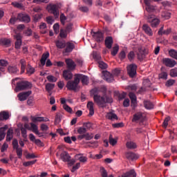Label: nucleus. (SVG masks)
I'll list each match as a JSON object with an SVG mask.
<instances>
[{"label":"nucleus","instance_id":"obj_60","mask_svg":"<svg viewBox=\"0 0 177 177\" xmlns=\"http://www.w3.org/2000/svg\"><path fill=\"white\" fill-rule=\"evenodd\" d=\"M146 10H147V12H153V10H156V6H151V4H149L147 6Z\"/></svg>","mask_w":177,"mask_h":177},{"label":"nucleus","instance_id":"obj_3","mask_svg":"<svg viewBox=\"0 0 177 177\" xmlns=\"http://www.w3.org/2000/svg\"><path fill=\"white\" fill-rule=\"evenodd\" d=\"M47 10L51 15H53L55 17H59V7L55 4H50L47 6Z\"/></svg>","mask_w":177,"mask_h":177},{"label":"nucleus","instance_id":"obj_47","mask_svg":"<svg viewBox=\"0 0 177 177\" xmlns=\"http://www.w3.org/2000/svg\"><path fill=\"white\" fill-rule=\"evenodd\" d=\"M109 143L111 145V146H115L117 145V139L113 138V136H109Z\"/></svg>","mask_w":177,"mask_h":177},{"label":"nucleus","instance_id":"obj_22","mask_svg":"<svg viewBox=\"0 0 177 177\" xmlns=\"http://www.w3.org/2000/svg\"><path fill=\"white\" fill-rule=\"evenodd\" d=\"M63 77L64 78V80H66V81L72 80L73 79V73H71V71H70L68 70H65L63 71Z\"/></svg>","mask_w":177,"mask_h":177},{"label":"nucleus","instance_id":"obj_25","mask_svg":"<svg viewBox=\"0 0 177 177\" xmlns=\"http://www.w3.org/2000/svg\"><path fill=\"white\" fill-rule=\"evenodd\" d=\"M95 104L93 102L90 101L87 103L86 107L89 110V115H93L95 114V109L93 108Z\"/></svg>","mask_w":177,"mask_h":177},{"label":"nucleus","instance_id":"obj_23","mask_svg":"<svg viewBox=\"0 0 177 177\" xmlns=\"http://www.w3.org/2000/svg\"><path fill=\"white\" fill-rule=\"evenodd\" d=\"M66 46V47L64 49L65 53H70V52H73V50L75 48V46L71 42H67Z\"/></svg>","mask_w":177,"mask_h":177},{"label":"nucleus","instance_id":"obj_37","mask_svg":"<svg viewBox=\"0 0 177 177\" xmlns=\"http://www.w3.org/2000/svg\"><path fill=\"white\" fill-rule=\"evenodd\" d=\"M0 45H4V46H10V39H0Z\"/></svg>","mask_w":177,"mask_h":177},{"label":"nucleus","instance_id":"obj_12","mask_svg":"<svg viewBox=\"0 0 177 177\" xmlns=\"http://www.w3.org/2000/svg\"><path fill=\"white\" fill-rule=\"evenodd\" d=\"M82 139L92 140V139H93V133L86 132L84 135L77 136V140H82Z\"/></svg>","mask_w":177,"mask_h":177},{"label":"nucleus","instance_id":"obj_52","mask_svg":"<svg viewBox=\"0 0 177 177\" xmlns=\"http://www.w3.org/2000/svg\"><path fill=\"white\" fill-rule=\"evenodd\" d=\"M59 19H60L61 24L63 26H64V24H66V20H67V17H66V15H64V14H61Z\"/></svg>","mask_w":177,"mask_h":177},{"label":"nucleus","instance_id":"obj_38","mask_svg":"<svg viewBox=\"0 0 177 177\" xmlns=\"http://www.w3.org/2000/svg\"><path fill=\"white\" fill-rule=\"evenodd\" d=\"M20 64H21V73L23 74L26 71V60L25 59H21L20 60Z\"/></svg>","mask_w":177,"mask_h":177},{"label":"nucleus","instance_id":"obj_26","mask_svg":"<svg viewBox=\"0 0 177 177\" xmlns=\"http://www.w3.org/2000/svg\"><path fill=\"white\" fill-rule=\"evenodd\" d=\"M9 64V62L6 59H0V71L5 73V67Z\"/></svg>","mask_w":177,"mask_h":177},{"label":"nucleus","instance_id":"obj_39","mask_svg":"<svg viewBox=\"0 0 177 177\" xmlns=\"http://www.w3.org/2000/svg\"><path fill=\"white\" fill-rule=\"evenodd\" d=\"M158 78H159V80H168V73L167 72H161L158 75Z\"/></svg>","mask_w":177,"mask_h":177},{"label":"nucleus","instance_id":"obj_40","mask_svg":"<svg viewBox=\"0 0 177 177\" xmlns=\"http://www.w3.org/2000/svg\"><path fill=\"white\" fill-rule=\"evenodd\" d=\"M8 70L10 74H16V73L19 71V70L16 66H8Z\"/></svg>","mask_w":177,"mask_h":177},{"label":"nucleus","instance_id":"obj_49","mask_svg":"<svg viewBox=\"0 0 177 177\" xmlns=\"http://www.w3.org/2000/svg\"><path fill=\"white\" fill-rule=\"evenodd\" d=\"M46 79L49 82H56L57 81V78L52 75L47 76Z\"/></svg>","mask_w":177,"mask_h":177},{"label":"nucleus","instance_id":"obj_24","mask_svg":"<svg viewBox=\"0 0 177 177\" xmlns=\"http://www.w3.org/2000/svg\"><path fill=\"white\" fill-rule=\"evenodd\" d=\"M113 37H107L105 39V46L106 48H107L108 49H111L112 46H113Z\"/></svg>","mask_w":177,"mask_h":177},{"label":"nucleus","instance_id":"obj_48","mask_svg":"<svg viewBox=\"0 0 177 177\" xmlns=\"http://www.w3.org/2000/svg\"><path fill=\"white\" fill-rule=\"evenodd\" d=\"M119 49H120V46H118V45L115 46L113 48V50L111 51L112 56H115V55H117L118 53Z\"/></svg>","mask_w":177,"mask_h":177},{"label":"nucleus","instance_id":"obj_63","mask_svg":"<svg viewBox=\"0 0 177 177\" xmlns=\"http://www.w3.org/2000/svg\"><path fill=\"white\" fill-rule=\"evenodd\" d=\"M63 109L67 111V113H73V109H71V107H70L67 104H64L63 106Z\"/></svg>","mask_w":177,"mask_h":177},{"label":"nucleus","instance_id":"obj_1","mask_svg":"<svg viewBox=\"0 0 177 177\" xmlns=\"http://www.w3.org/2000/svg\"><path fill=\"white\" fill-rule=\"evenodd\" d=\"M78 85H80V80L78 76L75 75L74 80H69L66 84V88L68 91H78Z\"/></svg>","mask_w":177,"mask_h":177},{"label":"nucleus","instance_id":"obj_2","mask_svg":"<svg viewBox=\"0 0 177 177\" xmlns=\"http://www.w3.org/2000/svg\"><path fill=\"white\" fill-rule=\"evenodd\" d=\"M32 88V84L30 82L22 81L17 83L15 87V91L19 92V91H24L26 89H31Z\"/></svg>","mask_w":177,"mask_h":177},{"label":"nucleus","instance_id":"obj_53","mask_svg":"<svg viewBox=\"0 0 177 177\" xmlns=\"http://www.w3.org/2000/svg\"><path fill=\"white\" fill-rule=\"evenodd\" d=\"M36 162H37V160L24 162L23 163V165H24V167H30V165H34V164H35Z\"/></svg>","mask_w":177,"mask_h":177},{"label":"nucleus","instance_id":"obj_36","mask_svg":"<svg viewBox=\"0 0 177 177\" xmlns=\"http://www.w3.org/2000/svg\"><path fill=\"white\" fill-rule=\"evenodd\" d=\"M169 56L177 60V51L175 49L169 50Z\"/></svg>","mask_w":177,"mask_h":177},{"label":"nucleus","instance_id":"obj_11","mask_svg":"<svg viewBox=\"0 0 177 177\" xmlns=\"http://www.w3.org/2000/svg\"><path fill=\"white\" fill-rule=\"evenodd\" d=\"M31 93H32L31 91L22 92L19 93L17 97L19 100H20V102H24V100H27V99H28V96H30Z\"/></svg>","mask_w":177,"mask_h":177},{"label":"nucleus","instance_id":"obj_51","mask_svg":"<svg viewBox=\"0 0 177 177\" xmlns=\"http://www.w3.org/2000/svg\"><path fill=\"white\" fill-rule=\"evenodd\" d=\"M46 23H48V24H50V26H52V24H53V23H55V19H53V17H47L46 18Z\"/></svg>","mask_w":177,"mask_h":177},{"label":"nucleus","instance_id":"obj_46","mask_svg":"<svg viewBox=\"0 0 177 177\" xmlns=\"http://www.w3.org/2000/svg\"><path fill=\"white\" fill-rule=\"evenodd\" d=\"M35 73V68H34L31 65H28L27 68V74L31 75V74H34Z\"/></svg>","mask_w":177,"mask_h":177},{"label":"nucleus","instance_id":"obj_31","mask_svg":"<svg viewBox=\"0 0 177 177\" xmlns=\"http://www.w3.org/2000/svg\"><path fill=\"white\" fill-rule=\"evenodd\" d=\"M6 129H8V125L0 129V141L5 139V136L6 135V133H5V131H6Z\"/></svg>","mask_w":177,"mask_h":177},{"label":"nucleus","instance_id":"obj_7","mask_svg":"<svg viewBox=\"0 0 177 177\" xmlns=\"http://www.w3.org/2000/svg\"><path fill=\"white\" fill-rule=\"evenodd\" d=\"M93 100L100 107H104V104H106V98L100 95L93 96Z\"/></svg>","mask_w":177,"mask_h":177},{"label":"nucleus","instance_id":"obj_34","mask_svg":"<svg viewBox=\"0 0 177 177\" xmlns=\"http://www.w3.org/2000/svg\"><path fill=\"white\" fill-rule=\"evenodd\" d=\"M13 139V129H9L7 132L6 140L10 142Z\"/></svg>","mask_w":177,"mask_h":177},{"label":"nucleus","instance_id":"obj_35","mask_svg":"<svg viewBox=\"0 0 177 177\" xmlns=\"http://www.w3.org/2000/svg\"><path fill=\"white\" fill-rule=\"evenodd\" d=\"M144 106L147 110H151V109H154V104H153V103H151L150 101H144Z\"/></svg>","mask_w":177,"mask_h":177},{"label":"nucleus","instance_id":"obj_19","mask_svg":"<svg viewBox=\"0 0 177 177\" xmlns=\"http://www.w3.org/2000/svg\"><path fill=\"white\" fill-rule=\"evenodd\" d=\"M31 120L32 122H48L49 119L48 118L32 116Z\"/></svg>","mask_w":177,"mask_h":177},{"label":"nucleus","instance_id":"obj_6","mask_svg":"<svg viewBox=\"0 0 177 177\" xmlns=\"http://www.w3.org/2000/svg\"><path fill=\"white\" fill-rule=\"evenodd\" d=\"M147 21L151 24L152 28H156L160 24V19L156 18L154 15H149Z\"/></svg>","mask_w":177,"mask_h":177},{"label":"nucleus","instance_id":"obj_54","mask_svg":"<svg viewBox=\"0 0 177 177\" xmlns=\"http://www.w3.org/2000/svg\"><path fill=\"white\" fill-rule=\"evenodd\" d=\"M175 84V80L170 79L167 80L165 83V86H167V88H169V86H172Z\"/></svg>","mask_w":177,"mask_h":177},{"label":"nucleus","instance_id":"obj_5","mask_svg":"<svg viewBox=\"0 0 177 177\" xmlns=\"http://www.w3.org/2000/svg\"><path fill=\"white\" fill-rule=\"evenodd\" d=\"M12 147L14 150H16L17 156L18 158H21L23 157V149L19 147V141L15 139L12 141Z\"/></svg>","mask_w":177,"mask_h":177},{"label":"nucleus","instance_id":"obj_4","mask_svg":"<svg viewBox=\"0 0 177 177\" xmlns=\"http://www.w3.org/2000/svg\"><path fill=\"white\" fill-rule=\"evenodd\" d=\"M127 74L131 77V78H133L136 75V70L138 68V66L135 64H131L128 65L127 67Z\"/></svg>","mask_w":177,"mask_h":177},{"label":"nucleus","instance_id":"obj_43","mask_svg":"<svg viewBox=\"0 0 177 177\" xmlns=\"http://www.w3.org/2000/svg\"><path fill=\"white\" fill-rule=\"evenodd\" d=\"M169 75L172 78H175L177 77V68H174L170 70Z\"/></svg>","mask_w":177,"mask_h":177},{"label":"nucleus","instance_id":"obj_41","mask_svg":"<svg viewBox=\"0 0 177 177\" xmlns=\"http://www.w3.org/2000/svg\"><path fill=\"white\" fill-rule=\"evenodd\" d=\"M30 125V129H29V131H32L33 133H35L38 130V126H37V124H35L34 122H31Z\"/></svg>","mask_w":177,"mask_h":177},{"label":"nucleus","instance_id":"obj_13","mask_svg":"<svg viewBox=\"0 0 177 177\" xmlns=\"http://www.w3.org/2000/svg\"><path fill=\"white\" fill-rule=\"evenodd\" d=\"M76 77L77 76V78L79 80V84L80 81H82V83L83 85H88L89 84V78L86 75H81V74H75Z\"/></svg>","mask_w":177,"mask_h":177},{"label":"nucleus","instance_id":"obj_50","mask_svg":"<svg viewBox=\"0 0 177 177\" xmlns=\"http://www.w3.org/2000/svg\"><path fill=\"white\" fill-rule=\"evenodd\" d=\"M91 95V96H97L99 95V88H94L90 91Z\"/></svg>","mask_w":177,"mask_h":177},{"label":"nucleus","instance_id":"obj_64","mask_svg":"<svg viewBox=\"0 0 177 177\" xmlns=\"http://www.w3.org/2000/svg\"><path fill=\"white\" fill-rule=\"evenodd\" d=\"M105 99V104L106 103H113V98L111 96H104Z\"/></svg>","mask_w":177,"mask_h":177},{"label":"nucleus","instance_id":"obj_27","mask_svg":"<svg viewBox=\"0 0 177 177\" xmlns=\"http://www.w3.org/2000/svg\"><path fill=\"white\" fill-rule=\"evenodd\" d=\"M126 147L129 150H135V149H137L138 145L136 144L135 142L129 141L126 143Z\"/></svg>","mask_w":177,"mask_h":177},{"label":"nucleus","instance_id":"obj_42","mask_svg":"<svg viewBox=\"0 0 177 177\" xmlns=\"http://www.w3.org/2000/svg\"><path fill=\"white\" fill-rule=\"evenodd\" d=\"M86 131V128L84 127H80L77 128V133H79V135H85Z\"/></svg>","mask_w":177,"mask_h":177},{"label":"nucleus","instance_id":"obj_45","mask_svg":"<svg viewBox=\"0 0 177 177\" xmlns=\"http://www.w3.org/2000/svg\"><path fill=\"white\" fill-rule=\"evenodd\" d=\"M93 57L95 60H97V62H100V60H102V56H100V54L97 52L93 53Z\"/></svg>","mask_w":177,"mask_h":177},{"label":"nucleus","instance_id":"obj_17","mask_svg":"<svg viewBox=\"0 0 177 177\" xmlns=\"http://www.w3.org/2000/svg\"><path fill=\"white\" fill-rule=\"evenodd\" d=\"M65 62L68 70H75V67H77V64H75V62H74L73 59H66Z\"/></svg>","mask_w":177,"mask_h":177},{"label":"nucleus","instance_id":"obj_20","mask_svg":"<svg viewBox=\"0 0 177 177\" xmlns=\"http://www.w3.org/2000/svg\"><path fill=\"white\" fill-rule=\"evenodd\" d=\"M142 30L148 35L149 37H153V30H151V28L149 27L147 24H144L142 26Z\"/></svg>","mask_w":177,"mask_h":177},{"label":"nucleus","instance_id":"obj_28","mask_svg":"<svg viewBox=\"0 0 177 177\" xmlns=\"http://www.w3.org/2000/svg\"><path fill=\"white\" fill-rule=\"evenodd\" d=\"M9 112L8 111H1L0 113V121H6V120H9Z\"/></svg>","mask_w":177,"mask_h":177},{"label":"nucleus","instance_id":"obj_57","mask_svg":"<svg viewBox=\"0 0 177 177\" xmlns=\"http://www.w3.org/2000/svg\"><path fill=\"white\" fill-rule=\"evenodd\" d=\"M53 30L55 34H59V30H60V26L59 23H56L53 25Z\"/></svg>","mask_w":177,"mask_h":177},{"label":"nucleus","instance_id":"obj_8","mask_svg":"<svg viewBox=\"0 0 177 177\" xmlns=\"http://www.w3.org/2000/svg\"><path fill=\"white\" fill-rule=\"evenodd\" d=\"M162 62V64L166 66V67H169L170 68H172V67H175V66H176V61L171 58H163Z\"/></svg>","mask_w":177,"mask_h":177},{"label":"nucleus","instance_id":"obj_10","mask_svg":"<svg viewBox=\"0 0 177 177\" xmlns=\"http://www.w3.org/2000/svg\"><path fill=\"white\" fill-rule=\"evenodd\" d=\"M17 19L19 21H23L24 23H30L31 21V18L27 14L19 13L17 15Z\"/></svg>","mask_w":177,"mask_h":177},{"label":"nucleus","instance_id":"obj_61","mask_svg":"<svg viewBox=\"0 0 177 177\" xmlns=\"http://www.w3.org/2000/svg\"><path fill=\"white\" fill-rule=\"evenodd\" d=\"M53 88H55V84H50V83H48L46 85V91H48V92L52 91V89H53Z\"/></svg>","mask_w":177,"mask_h":177},{"label":"nucleus","instance_id":"obj_33","mask_svg":"<svg viewBox=\"0 0 177 177\" xmlns=\"http://www.w3.org/2000/svg\"><path fill=\"white\" fill-rule=\"evenodd\" d=\"M55 45L58 49H63L66 48V41L58 40L55 42Z\"/></svg>","mask_w":177,"mask_h":177},{"label":"nucleus","instance_id":"obj_58","mask_svg":"<svg viewBox=\"0 0 177 177\" xmlns=\"http://www.w3.org/2000/svg\"><path fill=\"white\" fill-rule=\"evenodd\" d=\"M39 28L43 30L42 33L45 34V32H46V31L45 30H46V24L44 22H41L39 25Z\"/></svg>","mask_w":177,"mask_h":177},{"label":"nucleus","instance_id":"obj_59","mask_svg":"<svg viewBox=\"0 0 177 177\" xmlns=\"http://www.w3.org/2000/svg\"><path fill=\"white\" fill-rule=\"evenodd\" d=\"M59 37H61V38H67V30L61 29L60 33H59Z\"/></svg>","mask_w":177,"mask_h":177},{"label":"nucleus","instance_id":"obj_9","mask_svg":"<svg viewBox=\"0 0 177 177\" xmlns=\"http://www.w3.org/2000/svg\"><path fill=\"white\" fill-rule=\"evenodd\" d=\"M91 35L97 42H102L104 39V36L102 32H91Z\"/></svg>","mask_w":177,"mask_h":177},{"label":"nucleus","instance_id":"obj_32","mask_svg":"<svg viewBox=\"0 0 177 177\" xmlns=\"http://www.w3.org/2000/svg\"><path fill=\"white\" fill-rule=\"evenodd\" d=\"M106 118L111 121H114V120H118V116L113 112H109L106 114Z\"/></svg>","mask_w":177,"mask_h":177},{"label":"nucleus","instance_id":"obj_16","mask_svg":"<svg viewBox=\"0 0 177 177\" xmlns=\"http://www.w3.org/2000/svg\"><path fill=\"white\" fill-rule=\"evenodd\" d=\"M125 157L127 160H131V161H135L139 158V155L133 153V152H126Z\"/></svg>","mask_w":177,"mask_h":177},{"label":"nucleus","instance_id":"obj_30","mask_svg":"<svg viewBox=\"0 0 177 177\" xmlns=\"http://www.w3.org/2000/svg\"><path fill=\"white\" fill-rule=\"evenodd\" d=\"M100 172L101 174L102 177H114L113 174L109 175L107 174V171L106 170V169H104V167H100Z\"/></svg>","mask_w":177,"mask_h":177},{"label":"nucleus","instance_id":"obj_44","mask_svg":"<svg viewBox=\"0 0 177 177\" xmlns=\"http://www.w3.org/2000/svg\"><path fill=\"white\" fill-rule=\"evenodd\" d=\"M162 17L165 19L166 20H168L171 19V12L168 11H165L162 12Z\"/></svg>","mask_w":177,"mask_h":177},{"label":"nucleus","instance_id":"obj_62","mask_svg":"<svg viewBox=\"0 0 177 177\" xmlns=\"http://www.w3.org/2000/svg\"><path fill=\"white\" fill-rule=\"evenodd\" d=\"M62 121V117L60 116V113H57L55 115V124H59Z\"/></svg>","mask_w":177,"mask_h":177},{"label":"nucleus","instance_id":"obj_14","mask_svg":"<svg viewBox=\"0 0 177 177\" xmlns=\"http://www.w3.org/2000/svg\"><path fill=\"white\" fill-rule=\"evenodd\" d=\"M102 74L104 75V80H105L106 82H113V81H114V76H113L110 72L104 71L102 72Z\"/></svg>","mask_w":177,"mask_h":177},{"label":"nucleus","instance_id":"obj_18","mask_svg":"<svg viewBox=\"0 0 177 177\" xmlns=\"http://www.w3.org/2000/svg\"><path fill=\"white\" fill-rule=\"evenodd\" d=\"M60 158L64 162H67V161H70V158H71V156H70L68 152L63 151L60 154Z\"/></svg>","mask_w":177,"mask_h":177},{"label":"nucleus","instance_id":"obj_21","mask_svg":"<svg viewBox=\"0 0 177 177\" xmlns=\"http://www.w3.org/2000/svg\"><path fill=\"white\" fill-rule=\"evenodd\" d=\"M15 39H17L15 42V48L20 49V47L21 46V35H20V33H18L15 35Z\"/></svg>","mask_w":177,"mask_h":177},{"label":"nucleus","instance_id":"obj_15","mask_svg":"<svg viewBox=\"0 0 177 177\" xmlns=\"http://www.w3.org/2000/svg\"><path fill=\"white\" fill-rule=\"evenodd\" d=\"M137 121H141L142 122L145 121V117H143V113L138 112L133 115L132 122H137Z\"/></svg>","mask_w":177,"mask_h":177},{"label":"nucleus","instance_id":"obj_29","mask_svg":"<svg viewBox=\"0 0 177 177\" xmlns=\"http://www.w3.org/2000/svg\"><path fill=\"white\" fill-rule=\"evenodd\" d=\"M48 57H49V52H46L42 55L41 58L40 59V63L41 66H45V63H46Z\"/></svg>","mask_w":177,"mask_h":177},{"label":"nucleus","instance_id":"obj_55","mask_svg":"<svg viewBox=\"0 0 177 177\" xmlns=\"http://www.w3.org/2000/svg\"><path fill=\"white\" fill-rule=\"evenodd\" d=\"M42 14H36L33 16L34 21H39L42 19Z\"/></svg>","mask_w":177,"mask_h":177},{"label":"nucleus","instance_id":"obj_56","mask_svg":"<svg viewBox=\"0 0 177 177\" xmlns=\"http://www.w3.org/2000/svg\"><path fill=\"white\" fill-rule=\"evenodd\" d=\"M98 64L100 68H102V70L107 68V64L103 62V61H99Z\"/></svg>","mask_w":177,"mask_h":177}]
</instances>
